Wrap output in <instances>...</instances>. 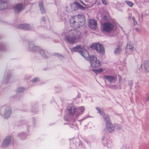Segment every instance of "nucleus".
<instances>
[{
	"mask_svg": "<svg viewBox=\"0 0 149 149\" xmlns=\"http://www.w3.org/2000/svg\"><path fill=\"white\" fill-rule=\"evenodd\" d=\"M17 91L19 93H22L24 91V89L22 88L21 87L17 89Z\"/></svg>",
	"mask_w": 149,
	"mask_h": 149,
	"instance_id": "27",
	"label": "nucleus"
},
{
	"mask_svg": "<svg viewBox=\"0 0 149 149\" xmlns=\"http://www.w3.org/2000/svg\"><path fill=\"white\" fill-rule=\"evenodd\" d=\"M102 1L103 3L105 5H106L107 4V3L106 0H102Z\"/></svg>",
	"mask_w": 149,
	"mask_h": 149,
	"instance_id": "33",
	"label": "nucleus"
},
{
	"mask_svg": "<svg viewBox=\"0 0 149 149\" xmlns=\"http://www.w3.org/2000/svg\"><path fill=\"white\" fill-rule=\"evenodd\" d=\"M23 9V7L22 3L17 4L14 7V10L15 13H18Z\"/></svg>",
	"mask_w": 149,
	"mask_h": 149,
	"instance_id": "11",
	"label": "nucleus"
},
{
	"mask_svg": "<svg viewBox=\"0 0 149 149\" xmlns=\"http://www.w3.org/2000/svg\"><path fill=\"white\" fill-rule=\"evenodd\" d=\"M96 109L99 112L100 115H102L103 113L101 111V110L98 107H96Z\"/></svg>",
	"mask_w": 149,
	"mask_h": 149,
	"instance_id": "31",
	"label": "nucleus"
},
{
	"mask_svg": "<svg viewBox=\"0 0 149 149\" xmlns=\"http://www.w3.org/2000/svg\"><path fill=\"white\" fill-rule=\"evenodd\" d=\"M39 7L40 10L42 13H44L45 12V10L43 6V3L42 2H41L39 3Z\"/></svg>",
	"mask_w": 149,
	"mask_h": 149,
	"instance_id": "20",
	"label": "nucleus"
},
{
	"mask_svg": "<svg viewBox=\"0 0 149 149\" xmlns=\"http://www.w3.org/2000/svg\"><path fill=\"white\" fill-rule=\"evenodd\" d=\"M2 49V47L0 46V50H1Z\"/></svg>",
	"mask_w": 149,
	"mask_h": 149,
	"instance_id": "47",
	"label": "nucleus"
},
{
	"mask_svg": "<svg viewBox=\"0 0 149 149\" xmlns=\"http://www.w3.org/2000/svg\"><path fill=\"white\" fill-rule=\"evenodd\" d=\"M115 128L117 129L118 130H119L120 129V127L118 125H116L115 126Z\"/></svg>",
	"mask_w": 149,
	"mask_h": 149,
	"instance_id": "34",
	"label": "nucleus"
},
{
	"mask_svg": "<svg viewBox=\"0 0 149 149\" xmlns=\"http://www.w3.org/2000/svg\"><path fill=\"white\" fill-rule=\"evenodd\" d=\"M149 100V95L147 96L146 99V100L147 101H148Z\"/></svg>",
	"mask_w": 149,
	"mask_h": 149,
	"instance_id": "43",
	"label": "nucleus"
},
{
	"mask_svg": "<svg viewBox=\"0 0 149 149\" xmlns=\"http://www.w3.org/2000/svg\"><path fill=\"white\" fill-rule=\"evenodd\" d=\"M115 126L111 122H108L106 124V129L109 132H113L114 130Z\"/></svg>",
	"mask_w": 149,
	"mask_h": 149,
	"instance_id": "9",
	"label": "nucleus"
},
{
	"mask_svg": "<svg viewBox=\"0 0 149 149\" xmlns=\"http://www.w3.org/2000/svg\"><path fill=\"white\" fill-rule=\"evenodd\" d=\"M2 111H4V116L5 118L9 117L11 113V110L10 107H3L1 109Z\"/></svg>",
	"mask_w": 149,
	"mask_h": 149,
	"instance_id": "7",
	"label": "nucleus"
},
{
	"mask_svg": "<svg viewBox=\"0 0 149 149\" xmlns=\"http://www.w3.org/2000/svg\"><path fill=\"white\" fill-rule=\"evenodd\" d=\"M79 8H80L81 9H85V8L81 5H80V6H79Z\"/></svg>",
	"mask_w": 149,
	"mask_h": 149,
	"instance_id": "38",
	"label": "nucleus"
},
{
	"mask_svg": "<svg viewBox=\"0 0 149 149\" xmlns=\"http://www.w3.org/2000/svg\"><path fill=\"white\" fill-rule=\"evenodd\" d=\"M84 16L79 15L72 17L70 19V26L74 28H78L83 25L85 23Z\"/></svg>",
	"mask_w": 149,
	"mask_h": 149,
	"instance_id": "1",
	"label": "nucleus"
},
{
	"mask_svg": "<svg viewBox=\"0 0 149 149\" xmlns=\"http://www.w3.org/2000/svg\"><path fill=\"white\" fill-rule=\"evenodd\" d=\"M11 137L10 136H8L6 137L2 143V147L4 148H7L10 143Z\"/></svg>",
	"mask_w": 149,
	"mask_h": 149,
	"instance_id": "8",
	"label": "nucleus"
},
{
	"mask_svg": "<svg viewBox=\"0 0 149 149\" xmlns=\"http://www.w3.org/2000/svg\"><path fill=\"white\" fill-rule=\"evenodd\" d=\"M106 143H104L105 146H107L108 147H111L112 145V142L110 141H106Z\"/></svg>",
	"mask_w": 149,
	"mask_h": 149,
	"instance_id": "23",
	"label": "nucleus"
},
{
	"mask_svg": "<svg viewBox=\"0 0 149 149\" xmlns=\"http://www.w3.org/2000/svg\"><path fill=\"white\" fill-rule=\"evenodd\" d=\"M132 19H133V20L134 21V20H135V18H134V17H132Z\"/></svg>",
	"mask_w": 149,
	"mask_h": 149,
	"instance_id": "46",
	"label": "nucleus"
},
{
	"mask_svg": "<svg viewBox=\"0 0 149 149\" xmlns=\"http://www.w3.org/2000/svg\"><path fill=\"white\" fill-rule=\"evenodd\" d=\"M125 3L130 7H132L134 4L131 1H126Z\"/></svg>",
	"mask_w": 149,
	"mask_h": 149,
	"instance_id": "25",
	"label": "nucleus"
},
{
	"mask_svg": "<svg viewBox=\"0 0 149 149\" xmlns=\"http://www.w3.org/2000/svg\"><path fill=\"white\" fill-rule=\"evenodd\" d=\"M103 77L104 79L107 80L110 83L111 82L115 79L114 77L112 76L105 75L103 76Z\"/></svg>",
	"mask_w": 149,
	"mask_h": 149,
	"instance_id": "18",
	"label": "nucleus"
},
{
	"mask_svg": "<svg viewBox=\"0 0 149 149\" xmlns=\"http://www.w3.org/2000/svg\"><path fill=\"white\" fill-rule=\"evenodd\" d=\"M10 74H8L6 77V79L7 81H8L10 79Z\"/></svg>",
	"mask_w": 149,
	"mask_h": 149,
	"instance_id": "32",
	"label": "nucleus"
},
{
	"mask_svg": "<svg viewBox=\"0 0 149 149\" xmlns=\"http://www.w3.org/2000/svg\"><path fill=\"white\" fill-rule=\"evenodd\" d=\"M81 38V32L78 30H71L69 32L68 35L65 36V39L70 43L74 44L76 40Z\"/></svg>",
	"mask_w": 149,
	"mask_h": 149,
	"instance_id": "2",
	"label": "nucleus"
},
{
	"mask_svg": "<svg viewBox=\"0 0 149 149\" xmlns=\"http://www.w3.org/2000/svg\"><path fill=\"white\" fill-rule=\"evenodd\" d=\"M79 8H80L81 9H85V8L81 5H80V6H79Z\"/></svg>",
	"mask_w": 149,
	"mask_h": 149,
	"instance_id": "37",
	"label": "nucleus"
},
{
	"mask_svg": "<svg viewBox=\"0 0 149 149\" xmlns=\"http://www.w3.org/2000/svg\"><path fill=\"white\" fill-rule=\"evenodd\" d=\"M121 51V49L119 47H117L115 49L114 51V54L116 55H118L120 53Z\"/></svg>",
	"mask_w": 149,
	"mask_h": 149,
	"instance_id": "22",
	"label": "nucleus"
},
{
	"mask_svg": "<svg viewBox=\"0 0 149 149\" xmlns=\"http://www.w3.org/2000/svg\"><path fill=\"white\" fill-rule=\"evenodd\" d=\"M18 27L19 29H23L24 30H30L31 29V26L28 24H20L18 26Z\"/></svg>",
	"mask_w": 149,
	"mask_h": 149,
	"instance_id": "16",
	"label": "nucleus"
},
{
	"mask_svg": "<svg viewBox=\"0 0 149 149\" xmlns=\"http://www.w3.org/2000/svg\"><path fill=\"white\" fill-rule=\"evenodd\" d=\"M91 48L93 49H95L98 53L103 54L104 52V49L103 46L99 43H94L91 46Z\"/></svg>",
	"mask_w": 149,
	"mask_h": 149,
	"instance_id": "5",
	"label": "nucleus"
},
{
	"mask_svg": "<svg viewBox=\"0 0 149 149\" xmlns=\"http://www.w3.org/2000/svg\"><path fill=\"white\" fill-rule=\"evenodd\" d=\"M29 48L30 50L32 52H35L38 49L39 47L36 45L32 41L29 42Z\"/></svg>",
	"mask_w": 149,
	"mask_h": 149,
	"instance_id": "12",
	"label": "nucleus"
},
{
	"mask_svg": "<svg viewBox=\"0 0 149 149\" xmlns=\"http://www.w3.org/2000/svg\"><path fill=\"white\" fill-rule=\"evenodd\" d=\"M8 4L6 2L2 0H0V10H3L6 8Z\"/></svg>",
	"mask_w": 149,
	"mask_h": 149,
	"instance_id": "15",
	"label": "nucleus"
},
{
	"mask_svg": "<svg viewBox=\"0 0 149 149\" xmlns=\"http://www.w3.org/2000/svg\"><path fill=\"white\" fill-rule=\"evenodd\" d=\"M96 109L99 112L100 115H102L103 113L101 111V110L98 107H96Z\"/></svg>",
	"mask_w": 149,
	"mask_h": 149,
	"instance_id": "30",
	"label": "nucleus"
},
{
	"mask_svg": "<svg viewBox=\"0 0 149 149\" xmlns=\"http://www.w3.org/2000/svg\"><path fill=\"white\" fill-rule=\"evenodd\" d=\"M69 113L71 115H74L76 112V108L72 105H69L68 107Z\"/></svg>",
	"mask_w": 149,
	"mask_h": 149,
	"instance_id": "13",
	"label": "nucleus"
},
{
	"mask_svg": "<svg viewBox=\"0 0 149 149\" xmlns=\"http://www.w3.org/2000/svg\"><path fill=\"white\" fill-rule=\"evenodd\" d=\"M104 137H103L102 139V140H103L104 139Z\"/></svg>",
	"mask_w": 149,
	"mask_h": 149,
	"instance_id": "48",
	"label": "nucleus"
},
{
	"mask_svg": "<svg viewBox=\"0 0 149 149\" xmlns=\"http://www.w3.org/2000/svg\"><path fill=\"white\" fill-rule=\"evenodd\" d=\"M90 58V63L92 67L96 68L100 66L101 65V63L100 61L98 60L97 58L94 55L89 56Z\"/></svg>",
	"mask_w": 149,
	"mask_h": 149,
	"instance_id": "4",
	"label": "nucleus"
},
{
	"mask_svg": "<svg viewBox=\"0 0 149 149\" xmlns=\"http://www.w3.org/2000/svg\"><path fill=\"white\" fill-rule=\"evenodd\" d=\"M19 136L22 139H24L25 138L26 136V134H25L24 133H22L19 135Z\"/></svg>",
	"mask_w": 149,
	"mask_h": 149,
	"instance_id": "26",
	"label": "nucleus"
},
{
	"mask_svg": "<svg viewBox=\"0 0 149 149\" xmlns=\"http://www.w3.org/2000/svg\"><path fill=\"white\" fill-rule=\"evenodd\" d=\"M80 1V2L82 3V4H83L84 5H85V6H86V5H87L85 4V3H84L83 2L81 1V0H79Z\"/></svg>",
	"mask_w": 149,
	"mask_h": 149,
	"instance_id": "41",
	"label": "nucleus"
},
{
	"mask_svg": "<svg viewBox=\"0 0 149 149\" xmlns=\"http://www.w3.org/2000/svg\"><path fill=\"white\" fill-rule=\"evenodd\" d=\"M98 72L99 73L102 72L103 71V69L102 68H99L98 69Z\"/></svg>",
	"mask_w": 149,
	"mask_h": 149,
	"instance_id": "36",
	"label": "nucleus"
},
{
	"mask_svg": "<svg viewBox=\"0 0 149 149\" xmlns=\"http://www.w3.org/2000/svg\"><path fill=\"white\" fill-rule=\"evenodd\" d=\"M96 21L94 19H90L89 20V26L92 29H96L97 27Z\"/></svg>",
	"mask_w": 149,
	"mask_h": 149,
	"instance_id": "10",
	"label": "nucleus"
},
{
	"mask_svg": "<svg viewBox=\"0 0 149 149\" xmlns=\"http://www.w3.org/2000/svg\"><path fill=\"white\" fill-rule=\"evenodd\" d=\"M40 53L41 55L44 58H46L47 57V55L43 50L41 49L40 51Z\"/></svg>",
	"mask_w": 149,
	"mask_h": 149,
	"instance_id": "24",
	"label": "nucleus"
},
{
	"mask_svg": "<svg viewBox=\"0 0 149 149\" xmlns=\"http://www.w3.org/2000/svg\"><path fill=\"white\" fill-rule=\"evenodd\" d=\"M41 20L43 22H45V19L44 17H43L42 18Z\"/></svg>",
	"mask_w": 149,
	"mask_h": 149,
	"instance_id": "42",
	"label": "nucleus"
},
{
	"mask_svg": "<svg viewBox=\"0 0 149 149\" xmlns=\"http://www.w3.org/2000/svg\"><path fill=\"white\" fill-rule=\"evenodd\" d=\"M113 25L110 22L104 23L103 24V30L107 32H110L113 29Z\"/></svg>",
	"mask_w": 149,
	"mask_h": 149,
	"instance_id": "6",
	"label": "nucleus"
},
{
	"mask_svg": "<svg viewBox=\"0 0 149 149\" xmlns=\"http://www.w3.org/2000/svg\"><path fill=\"white\" fill-rule=\"evenodd\" d=\"M72 52H77L79 50V53L84 58H87L89 54L87 50L83 48H81L80 45H78L76 47L70 49Z\"/></svg>",
	"mask_w": 149,
	"mask_h": 149,
	"instance_id": "3",
	"label": "nucleus"
},
{
	"mask_svg": "<svg viewBox=\"0 0 149 149\" xmlns=\"http://www.w3.org/2000/svg\"><path fill=\"white\" fill-rule=\"evenodd\" d=\"M85 110L84 107H80L76 108V116H79Z\"/></svg>",
	"mask_w": 149,
	"mask_h": 149,
	"instance_id": "14",
	"label": "nucleus"
},
{
	"mask_svg": "<svg viewBox=\"0 0 149 149\" xmlns=\"http://www.w3.org/2000/svg\"><path fill=\"white\" fill-rule=\"evenodd\" d=\"M134 47L130 44H128L126 49L127 53L129 54H131L134 50Z\"/></svg>",
	"mask_w": 149,
	"mask_h": 149,
	"instance_id": "17",
	"label": "nucleus"
},
{
	"mask_svg": "<svg viewBox=\"0 0 149 149\" xmlns=\"http://www.w3.org/2000/svg\"><path fill=\"white\" fill-rule=\"evenodd\" d=\"M121 149H126V147L125 146H122Z\"/></svg>",
	"mask_w": 149,
	"mask_h": 149,
	"instance_id": "40",
	"label": "nucleus"
},
{
	"mask_svg": "<svg viewBox=\"0 0 149 149\" xmlns=\"http://www.w3.org/2000/svg\"><path fill=\"white\" fill-rule=\"evenodd\" d=\"M144 67L146 70L149 72V61H146L144 62Z\"/></svg>",
	"mask_w": 149,
	"mask_h": 149,
	"instance_id": "19",
	"label": "nucleus"
},
{
	"mask_svg": "<svg viewBox=\"0 0 149 149\" xmlns=\"http://www.w3.org/2000/svg\"><path fill=\"white\" fill-rule=\"evenodd\" d=\"M37 80L38 78H35L33 79L32 81L33 82H35L37 81Z\"/></svg>",
	"mask_w": 149,
	"mask_h": 149,
	"instance_id": "39",
	"label": "nucleus"
},
{
	"mask_svg": "<svg viewBox=\"0 0 149 149\" xmlns=\"http://www.w3.org/2000/svg\"><path fill=\"white\" fill-rule=\"evenodd\" d=\"M55 56H58V57L59 58L61 59H62L63 58V57L60 54H58L56 53V54H55Z\"/></svg>",
	"mask_w": 149,
	"mask_h": 149,
	"instance_id": "28",
	"label": "nucleus"
},
{
	"mask_svg": "<svg viewBox=\"0 0 149 149\" xmlns=\"http://www.w3.org/2000/svg\"><path fill=\"white\" fill-rule=\"evenodd\" d=\"M86 2L88 3L89 2V0H85Z\"/></svg>",
	"mask_w": 149,
	"mask_h": 149,
	"instance_id": "45",
	"label": "nucleus"
},
{
	"mask_svg": "<svg viewBox=\"0 0 149 149\" xmlns=\"http://www.w3.org/2000/svg\"><path fill=\"white\" fill-rule=\"evenodd\" d=\"M64 119L66 121H67L68 120V119L67 118H66V117H64Z\"/></svg>",
	"mask_w": 149,
	"mask_h": 149,
	"instance_id": "44",
	"label": "nucleus"
},
{
	"mask_svg": "<svg viewBox=\"0 0 149 149\" xmlns=\"http://www.w3.org/2000/svg\"><path fill=\"white\" fill-rule=\"evenodd\" d=\"M74 5H75L78 8L79 7V6H80V4L78 3V2H75L74 3Z\"/></svg>",
	"mask_w": 149,
	"mask_h": 149,
	"instance_id": "29",
	"label": "nucleus"
},
{
	"mask_svg": "<svg viewBox=\"0 0 149 149\" xmlns=\"http://www.w3.org/2000/svg\"><path fill=\"white\" fill-rule=\"evenodd\" d=\"M104 120L106 123V124L108 122H111L109 115H105L104 116Z\"/></svg>",
	"mask_w": 149,
	"mask_h": 149,
	"instance_id": "21",
	"label": "nucleus"
},
{
	"mask_svg": "<svg viewBox=\"0 0 149 149\" xmlns=\"http://www.w3.org/2000/svg\"><path fill=\"white\" fill-rule=\"evenodd\" d=\"M93 71L96 74L99 73L98 70V69H93Z\"/></svg>",
	"mask_w": 149,
	"mask_h": 149,
	"instance_id": "35",
	"label": "nucleus"
}]
</instances>
